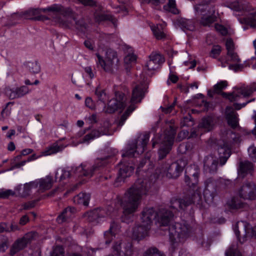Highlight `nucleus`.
Segmentation results:
<instances>
[{
  "instance_id": "1",
  "label": "nucleus",
  "mask_w": 256,
  "mask_h": 256,
  "mask_svg": "<svg viewBox=\"0 0 256 256\" xmlns=\"http://www.w3.org/2000/svg\"><path fill=\"white\" fill-rule=\"evenodd\" d=\"M183 169L184 166L178 162L170 164H162L156 169V174L150 176V180L146 178L137 180L126 192L122 198H117V202L123 209L124 216L122 218V221L128 223L130 220H132L134 214L137 211L142 197L148 194L152 185L155 182L159 176L176 178L180 176Z\"/></svg>"
},
{
  "instance_id": "2",
  "label": "nucleus",
  "mask_w": 256,
  "mask_h": 256,
  "mask_svg": "<svg viewBox=\"0 0 256 256\" xmlns=\"http://www.w3.org/2000/svg\"><path fill=\"white\" fill-rule=\"evenodd\" d=\"M149 134L140 135L138 139L129 144L127 150L122 154V160L119 164L120 170L118 174L119 181L124 180L130 176L134 170V167L126 164L128 158H132L136 154H140L144 152L149 141Z\"/></svg>"
},
{
  "instance_id": "3",
  "label": "nucleus",
  "mask_w": 256,
  "mask_h": 256,
  "mask_svg": "<svg viewBox=\"0 0 256 256\" xmlns=\"http://www.w3.org/2000/svg\"><path fill=\"white\" fill-rule=\"evenodd\" d=\"M197 20L200 26L210 27L217 21L213 0H198L194 6Z\"/></svg>"
},
{
  "instance_id": "4",
  "label": "nucleus",
  "mask_w": 256,
  "mask_h": 256,
  "mask_svg": "<svg viewBox=\"0 0 256 256\" xmlns=\"http://www.w3.org/2000/svg\"><path fill=\"white\" fill-rule=\"evenodd\" d=\"M176 128L172 126H170L160 134L156 135L152 140V147L154 148L156 144L161 143L164 146L158 150V159L164 158L170 152L174 144Z\"/></svg>"
},
{
  "instance_id": "5",
  "label": "nucleus",
  "mask_w": 256,
  "mask_h": 256,
  "mask_svg": "<svg viewBox=\"0 0 256 256\" xmlns=\"http://www.w3.org/2000/svg\"><path fill=\"white\" fill-rule=\"evenodd\" d=\"M225 132L226 136L224 135L222 136V140L224 142L223 146H220L218 149L221 166L226 164L230 156L232 144L233 142H237L238 140L236 133L231 130H227Z\"/></svg>"
},
{
  "instance_id": "6",
  "label": "nucleus",
  "mask_w": 256,
  "mask_h": 256,
  "mask_svg": "<svg viewBox=\"0 0 256 256\" xmlns=\"http://www.w3.org/2000/svg\"><path fill=\"white\" fill-rule=\"evenodd\" d=\"M192 232V228L184 221L176 222L169 227V235L174 242H182L188 238Z\"/></svg>"
},
{
  "instance_id": "7",
  "label": "nucleus",
  "mask_w": 256,
  "mask_h": 256,
  "mask_svg": "<svg viewBox=\"0 0 256 256\" xmlns=\"http://www.w3.org/2000/svg\"><path fill=\"white\" fill-rule=\"evenodd\" d=\"M144 88L143 85H137L132 90V96L130 100V104L118 122V126H122L130 114L135 110V104L140 102L144 96Z\"/></svg>"
},
{
  "instance_id": "8",
  "label": "nucleus",
  "mask_w": 256,
  "mask_h": 256,
  "mask_svg": "<svg viewBox=\"0 0 256 256\" xmlns=\"http://www.w3.org/2000/svg\"><path fill=\"white\" fill-rule=\"evenodd\" d=\"M96 56L98 58L97 64L106 72H112L114 68H116L119 62L117 53L112 49H108L106 52L105 58L98 54Z\"/></svg>"
},
{
  "instance_id": "9",
  "label": "nucleus",
  "mask_w": 256,
  "mask_h": 256,
  "mask_svg": "<svg viewBox=\"0 0 256 256\" xmlns=\"http://www.w3.org/2000/svg\"><path fill=\"white\" fill-rule=\"evenodd\" d=\"M256 92V82L250 84L246 86L241 87L236 92L230 93L223 92L222 96L230 102H235L242 98H248Z\"/></svg>"
},
{
  "instance_id": "10",
  "label": "nucleus",
  "mask_w": 256,
  "mask_h": 256,
  "mask_svg": "<svg viewBox=\"0 0 256 256\" xmlns=\"http://www.w3.org/2000/svg\"><path fill=\"white\" fill-rule=\"evenodd\" d=\"M108 164V158H97L94 164L92 166H87L86 164H82L76 168L74 172L78 176L91 177L94 172L102 168Z\"/></svg>"
},
{
  "instance_id": "11",
  "label": "nucleus",
  "mask_w": 256,
  "mask_h": 256,
  "mask_svg": "<svg viewBox=\"0 0 256 256\" xmlns=\"http://www.w3.org/2000/svg\"><path fill=\"white\" fill-rule=\"evenodd\" d=\"M37 236L34 232H30L25 234L22 238H18L12 244L10 250V254L13 256L18 252L26 248Z\"/></svg>"
},
{
  "instance_id": "12",
  "label": "nucleus",
  "mask_w": 256,
  "mask_h": 256,
  "mask_svg": "<svg viewBox=\"0 0 256 256\" xmlns=\"http://www.w3.org/2000/svg\"><path fill=\"white\" fill-rule=\"evenodd\" d=\"M200 198V195L198 192H194L191 196H186L183 198H174L170 200V207L176 210H184L192 204L199 202Z\"/></svg>"
},
{
  "instance_id": "13",
  "label": "nucleus",
  "mask_w": 256,
  "mask_h": 256,
  "mask_svg": "<svg viewBox=\"0 0 256 256\" xmlns=\"http://www.w3.org/2000/svg\"><path fill=\"white\" fill-rule=\"evenodd\" d=\"M42 12L56 20H59L60 16H71L72 12L69 8H64L61 4H53L42 9Z\"/></svg>"
},
{
  "instance_id": "14",
  "label": "nucleus",
  "mask_w": 256,
  "mask_h": 256,
  "mask_svg": "<svg viewBox=\"0 0 256 256\" xmlns=\"http://www.w3.org/2000/svg\"><path fill=\"white\" fill-rule=\"evenodd\" d=\"M238 195L244 200H256V184L252 181L244 182L238 190Z\"/></svg>"
},
{
  "instance_id": "15",
  "label": "nucleus",
  "mask_w": 256,
  "mask_h": 256,
  "mask_svg": "<svg viewBox=\"0 0 256 256\" xmlns=\"http://www.w3.org/2000/svg\"><path fill=\"white\" fill-rule=\"evenodd\" d=\"M110 214V213L106 212L105 210L96 208L85 213L84 214V217L88 222L92 223L93 225H95L100 223L102 218Z\"/></svg>"
},
{
  "instance_id": "16",
  "label": "nucleus",
  "mask_w": 256,
  "mask_h": 256,
  "mask_svg": "<svg viewBox=\"0 0 256 256\" xmlns=\"http://www.w3.org/2000/svg\"><path fill=\"white\" fill-rule=\"evenodd\" d=\"M110 124L108 122L104 121L102 126L98 129L93 130L90 133L86 134L83 138L82 142H89L91 140L98 138L102 135L109 134Z\"/></svg>"
},
{
  "instance_id": "17",
  "label": "nucleus",
  "mask_w": 256,
  "mask_h": 256,
  "mask_svg": "<svg viewBox=\"0 0 256 256\" xmlns=\"http://www.w3.org/2000/svg\"><path fill=\"white\" fill-rule=\"evenodd\" d=\"M149 58L150 60L146 63L144 68L148 70V74H152V72L156 70L164 62V58L160 54L152 53Z\"/></svg>"
},
{
  "instance_id": "18",
  "label": "nucleus",
  "mask_w": 256,
  "mask_h": 256,
  "mask_svg": "<svg viewBox=\"0 0 256 256\" xmlns=\"http://www.w3.org/2000/svg\"><path fill=\"white\" fill-rule=\"evenodd\" d=\"M199 172V168L195 165L186 168L184 180L188 186L192 187L198 183Z\"/></svg>"
},
{
  "instance_id": "19",
  "label": "nucleus",
  "mask_w": 256,
  "mask_h": 256,
  "mask_svg": "<svg viewBox=\"0 0 256 256\" xmlns=\"http://www.w3.org/2000/svg\"><path fill=\"white\" fill-rule=\"evenodd\" d=\"M254 171V164L248 160H240L238 166V174L240 178H244L246 175H252Z\"/></svg>"
},
{
  "instance_id": "20",
  "label": "nucleus",
  "mask_w": 256,
  "mask_h": 256,
  "mask_svg": "<svg viewBox=\"0 0 256 256\" xmlns=\"http://www.w3.org/2000/svg\"><path fill=\"white\" fill-rule=\"evenodd\" d=\"M238 222L234 228V232L237 237L238 240L241 243L244 242L248 238H256V226L249 228V226L246 224H244V230L245 234L242 238L240 237V231L238 229Z\"/></svg>"
},
{
  "instance_id": "21",
  "label": "nucleus",
  "mask_w": 256,
  "mask_h": 256,
  "mask_svg": "<svg viewBox=\"0 0 256 256\" xmlns=\"http://www.w3.org/2000/svg\"><path fill=\"white\" fill-rule=\"evenodd\" d=\"M218 122V118L214 116H208L204 117L198 124V128L204 132H208L215 128Z\"/></svg>"
},
{
  "instance_id": "22",
  "label": "nucleus",
  "mask_w": 256,
  "mask_h": 256,
  "mask_svg": "<svg viewBox=\"0 0 256 256\" xmlns=\"http://www.w3.org/2000/svg\"><path fill=\"white\" fill-rule=\"evenodd\" d=\"M218 160L212 156H208L204 160V170L206 173L214 174L218 170Z\"/></svg>"
},
{
  "instance_id": "23",
  "label": "nucleus",
  "mask_w": 256,
  "mask_h": 256,
  "mask_svg": "<svg viewBox=\"0 0 256 256\" xmlns=\"http://www.w3.org/2000/svg\"><path fill=\"white\" fill-rule=\"evenodd\" d=\"M30 90L26 86H22L15 88H9L6 90V94L10 99L14 100L23 97L28 94Z\"/></svg>"
},
{
  "instance_id": "24",
  "label": "nucleus",
  "mask_w": 256,
  "mask_h": 256,
  "mask_svg": "<svg viewBox=\"0 0 256 256\" xmlns=\"http://www.w3.org/2000/svg\"><path fill=\"white\" fill-rule=\"evenodd\" d=\"M174 216L172 212L167 209H160L157 212L156 219L160 225L166 226L172 220Z\"/></svg>"
},
{
  "instance_id": "25",
  "label": "nucleus",
  "mask_w": 256,
  "mask_h": 256,
  "mask_svg": "<svg viewBox=\"0 0 256 256\" xmlns=\"http://www.w3.org/2000/svg\"><path fill=\"white\" fill-rule=\"evenodd\" d=\"M157 212L152 208H145L142 212V223L150 227L152 220L156 218Z\"/></svg>"
},
{
  "instance_id": "26",
  "label": "nucleus",
  "mask_w": 256,
  "mask_h": 256,
  "mask_svg": "<svg viewBox=\"0 0 256 256\" xmlns=\"http://www.w3.org/2000/svg\"><path fill=\"white\" fill-rule=\"evenodd\" d=\"M34 182L36 184V188H38V192H43L50 189L54 183L52 177L49 176H46L44 178L36 180Z\"/></svg>"
},
{
  "instance_id": "27",
  "label": "nucleus",
  "mask_w": 256,
  "mask_h": 256,
  "mask_svg": "<svg viewBox=\"0 0 256 256\" xmlns=\"http://www.w3.org/2000/svg\"><path fill=\"white\" fill-rule=\"evenodd\" d=\"M150 227L142 223L133 229L132 236L134 238L140 240L148 236V230Z\"/></svg>"
},
{
  "instance_id": "28",
  "label": "nucleus",
  "mask_w": 256,
  "mask_h": 256,
  "mask_svg": "<svg viewBox=\"0 0 256 256\" xmlns=\"http://www.w3.org/2000/svg\"><path fill=\"white\" fill-rule=\"evenodd\" d=\"M226 118L228 123L232 128H236L238 125L237 114L233 110L232 108L227 106L226 108Z\"/></svg>"
},
{
  "instance_id": "29",
  "label": "nucleus",
  "mask_w": 256,
  "mask_h": 256,
  "mask_svg": "<svg viewBox=\"0 0 256 256\" xmlns=\"http://www.w3.org/2000/svg\"><path fill=\"white\" fill-rule=\"evenodd\" d=\"M175 24L183 30H188L192 31L195 28L194 22L192 20L179 18L176 20Z\"/></svg>"
},
{
  "instance_id": "30",
  "label": "nucleus",
  "mask_w": 256,
  "mask_h": 256,
  "mask_svg": "<svg viewBox=\"0 0 256 256\" xmlns=\"http://www.w3.org/2000/svg\"><path fill=\"white\" fill-rule=\"evenodd\" d=\"M126 107V105L122 104V102H118L116 100L112 98L110 100L108 104V106L105 112L108 114H112L114 112L118 109L124 108Z\"/></svg>"
},
{
  "instance_id": "31",
  "label": "nucleus",
  "mask_w": 256,
  "mask_h": 256,
  "mask_svg": "<svg viewBox=\"0 0 256 256\" xmlns=\"http://www.w3.org/2000/svg\"><path fill=\"white\" fill-rule=\"evenodd\" d=\"M36 184L34 181L26 183L24 185L22 192H20V189L22 186L17 187L16 190L19 191L18 194L22 197H26L29 196L32 192V189L36 188Z\"/></svg>"
},
{
  "instance_id": "32",
  "label": "nucleus",
  "mask_w": 256,
  "mask_h": 256,
  "mask_svg": "<svg viewBox=\"0 0 256 256\" xmlns=\"http://www.w3.org/2000/svg\"><path fill=\"white\" fill-rule=\"evenodd\" d=\"M90 198V194L80 192L74 198V202L78 204H82L87 206Z\"/></svg>"
},
{
  "instance_id": "33",
  "label": "nucleus",
  "mask_w": 256,
  "mask_h": 256,
  "mask_svg": "<svg viewBox=\"0 0 256 256\" xmlns=\"http://www.w3.org/2000/svg\"><path fill=\"white\" fill-rule=\"evenodd\" d=\"M43 8H32L29 10L27 12V14L30 16H32L30 18L32 20H48V18L44 16H42L41 14L42 12Z\"/></svg>"
},
{
  "instance_id": "34",
  "label": "nucleus",
  "mask_w": 256,
  "mask_h": 256,
  "mask_svg": "<svg viewBox=\"0 0 256 256\" xmlns=\"http://www.w3.org/2000/svg\"><path fill=\"white\" fill-rule=\"evenodd\" d=\"M256 12H251L246 16L241 18L240 19V22L242 24L250 26L251 28H256Z\"/></svg>"
},
{
  "instance_id": "35",
  "label": "nucleus",
  "mask_w": 256,
  "mask_h": 256,
  "mask_svg": "<svg viewBox=\"0 0 256 256\" xmlns=\"http://www.w3.org/2000/svg\"><path fill=\"white\" fill-rule=\"evenodd\" d=\"M76 211V209L72 207H68L65 208L57 218V221L58 223H62L68 218H70L73 213Z\"/></svg>"
},
{
  "instance_id": "36",
  "label": "nucleus",
  "mask_w": 256,
  "mask_h": 256,
  "mask_svg": "<svg viewBox=\"0 0 256 256\" xmlns=\"http://www.w3.org/2000/svg\"><path fill=\"white\" fill-rule=\"evenodd\" d=\"M153 34L157 40H162L166 37V34L163 30V26L162 24L150 26Z\"/></svg>"
},
{
  "instance_id": "37",
  "label": "nucleus",
  "mask_w": 256,
  "mask_h": 256,
  "mask_svg": "<svg viewBox=\"0 0 256 256\" xmlns=\"http://www.w3.org/2000/svg\"><path fill=\"white\" fill-rule=\"evenodd\" d=\"M226 204L228 208L232 210H236L243 208L244 204L238 198H232L231 200L228 201Z\"/></svg>"
},
{
  "instance_id": "38",
  "label": "nucleus",
  "mask_w": 256,
  "mask_h": 256,
  "mask_svg": "<svg viewBox=\"0 0 256 256\" xmlns=\"http://www.w3.org/2000/svg\"><path fill=\"white\" fill-rule=\"evenodd\" d=\"M128 248L124 252L121 250L120 243L116 242L113 246L114 250L116 252V254L118 256H126L130 255L132 254V250L130 249L131 244H128Z\"/></svg>"
},
{
  "instance_id": "39",
  "label": "nucleus",
  "mask_w": 256,
  "mask_h": 256,
  "mask_svg": "<svg viewBox=\"0 0 256 256\" xmlns=\"http://www.w3.org/2000/svg\"><path fill=\"white\" fill-rule=\"evenodd\" d=\"M218 195L216 190L205 188L204 191V196L207 202H212L214 198Z\"/></svg>"
},
{
  "instance_id": "40",
  "label": "nucleus",
  "mask_w": 256,
  "mask_h": 256,
  "mask_svg": "<svg viewBox=\"0 0 256 256\" xmlns=\"http://www.w3.org/2000/svg\"><path fill=\"white\" fill-rule=\"evenodd\" d=\"M64 146H58L57 144H54L48 147L44 152L43 154L45 156L50 155L52 154H56L58 152L62 150Z\"/></svg>"
},
{
  "instance_id": "41",
  "label": "nucleus",
  "mask_w": 256,
  "mask_h": 256,
  "mask_svg": "<svg viewBox=\"0 0 256 256\" xmlns=\"http://www.w3.org/2000/svg\"><path fill=\"white\" fill-rule=\"evenodd\" d=\"M26 66L29 70L34 74H38L40 70V66L38 61L28 62L26 63Z\"/></svg>"
},
{
  "instance_id": "42",
  "label": "nucleus",
  "mask_w": 256,
  "mask_h": 256,
  "mask_svg": "<svg viewBox=\"0 0 256 256\" xmlns=\"http://www.w3.org/2000/svg\"><path fill=\"white\" fill-rule=\"evenodd\" d=\"M225 254L226 256H242L238 249L237 244H232L226 252Z\"/></svg>"
},
{
  "instance_id": "43",
  "label": "nucleus",
  "mask_w": 256,
  "mask_h": 256,
  "mask_svg": "<svg viewBox=\"0 0 256 256\" xmlns=\"http://www.w3.org/2000/svg\"><path fill=\"white\" fill-rule=\"evenodd\" d=\"M164 8L174 14L178 13V10L176 8L175 0H169L168 4L164 6Z\"/></svg>"
},
{
  "instance_id": "44",
  "label": "nucleus",
  "mask_w": 256,
  "mask_h": 256,
  "mask_svg": "<svg viewBox=\"0 0 256 256\" xmlns=\"http://www.w3.org/2000/svg\"><path fill=\"white\" fill-rule=\"evenodd\" d=\"M75 21V27L76 30L82 32H84L86 30V24L84 19L82 18L78 20H76L74 18Z\"/></svg>"
},
{
  "instance_id": "45",
  "label": "nucleus",
  "mask_w": 256,
  "mask_h": 256,
  "mask_svg": "<svg viewBox=\"0 0 256 256\" xmlns=\"http://www.w3.org/2000/svg\"><path fill=\"white\" fill-rule=\"evenodd\" d=\"M144 256H166L165 254L160 252L156 248H148L144 254Z\"/></svg>"
},
{
  "instance_id": "46",
  "label": "nucleus",
  "mask_w": 256,
  "mask_h": 256,
  "mask_svg": "<svg viewBox=\"0 0 256 256\" xmlns=\"http://www.w3.org/2000/svg\"><path fill=\"white\" fill-rule=\"evenodd\" d=\"M60 173L61 175L60 177V180H65L67 178H70V174L69 170H66L64 168H59L58 170V171L56 173L55 178L56 179L58 178V173Z\"/></svg>"
},
{
  "instance_id": "47",
  "label": "nucleus",
  "mask_w": 256,
  "mask_h": 256,
  "mask_svg": "<svg viewBox=\"0 0 256 256\" xmlns=\"http://www.w3.org/2000/svg\"><path fill=\"white\" fill-rule=\"evenodd\" d=\"M180 124L182 126H192L194 124V122L192 116L190 114H188L187 116H184Z\"/></svg>"
},
{
  "instance_id": "48",
  "label": "nucleus",
  "mask_w": 256,
  "mask_h": 256,
  "mask_svg": "<svg viewBox=\"0 0 256 256\" xmlns=\"http://www.w3.org/2000/svg\"><path fill=\"white\" fill-rule=\"evenodd\" d=\"M51 256H64V250L62 246H56L54 249Z\"/></svg>"
},
{
  "instance_id": "49",
  "label": "nucleus",
  "mask_w": 256,
  "mask_h": 256,
  "mask_svg": "<svg viewBox=\"0 0 256 256\" xmlns=\"http://www.w3.org/2000/svg\"><path fill=\"white\" fill-rule=\"evenodd\" d=\"M95 94L98 98V100L102 102H104L107 98V96L106 92H104V90H100L98 88H97L96 90Z\"/></svg>"
},
{
  "instance_id": "50",
  "label": "nucleus",
  "mask_w": 256,
  "mask_h": 256,
  "mask_svg": "<svg viewBox=\"0 0 256 256\" xmlns=\"http://www.w3.org/2000/svg\"><path fill=\"white\" fill-rule=\"evenodd\" d=\"M205 188L216 190V182L214 178H210L205 181Z\"/></svg>"
},
{
  "instance_id": "51",
  "label": "nucleus",
  "mask_w": 256,
  "mask_h": 256,
  "mask_svg": "<svg viewBox=\"0 0 256 256\" xmlns=\"http://www.w3.org/2000/svg\"><path fill=\"white\" fill-rule=\"evenodd\" d=\"M15 192L11 190H0V198H8L10 196H14Z\"/></svg>"
},
{
  "instance_id": "52",
  "label": "nucleus",
  "mask_w": 256,
  "mask_h": 256,
  "mask_svg": "<svg viewBox=\"0 0 256 256\" xmlns=\"http://www.w3.org/2000/svg\"><path fill=\"white\" fill-rule=\"evenodd\" d=\"M221 48L218 45L214 46L210 54V56L212 58H217L220 54Z\"/></svg>"
},
{
  "instance_id": "53",
  "label": "nucleus",
  "mask_w": 256,
  "mask_h": 256,
  "mask_svg": "<svg viewBox=\"0 0 256 256\" xmlns=\"http://www.w3.org/2000/svg\"><path fill=\"white\" fill-rule=\"evenodd\" d=\"M228 86L226 81H220L214 86V91L216 93H219L220 91L226 88Z\"/></svg>"
},
{
  "instance_id": "54",
  "label": "nucleus",
  "mask_w": 256,
  "mask_h": 256,
  "mask_svg": "<svg viewBox=\"0 0 256 256\" xmlns=\"http://www.w3.org/2000/svg\"><path fill=\"white\" fill-rule=\"evenodd\" d=\"M105 238V243L106 244H109L112 241L116 238V235L113 234L110 230L106 232L104 234Z\"/></svg>"
},
{
  "instance_id": "55",
  "label": "nucleus",
  "mask_w": 256,
  "mask_h": 256,
  "mask_svg": "<svg viewBox=\"0 0 256 256\" xmlns=\"http://www.w3.org/2000/svg\"><path fill=\"white\" fill-rule=\"evenodd\" d=\"M96 20L98 21H104V20H110L114 24L116 22V20L114 18L110 15L107 14H101L98 16L96 18Z\"/></svg>"
},
{
  "instance_id": "56",
  "label": "nucleus",
  "mask_w": 256,
  "mask_h": 256,
  "mask_svg": "<svg viewBox=\"0 0 256 256\" xmlns=\"http://www.w3.org/2000/svg\"><path fill=\"white\" fill-rule=\"evenodd\" d=\"M136 60V55L132 54H127L124 59V62L126 64H130L134 63Z\"/></svg>"
},
{
  "instance_id": "57",
  "label": "nucleus",
  "mask_w": 256,
  "mask_h": 256,
  "mask_svg": "<svg viewBox=\"0 0 256 256\" xmlns=\"http://www.w3.org/2000/svg\"><path fill=\"white\" fill-rule=\"evenodd\" d=\"M249 156L253 162H256V147L254 146L248 148Z\"/></svg>"
},
{
  "instance_id": "58",
  "label": "nucleus",
  "mask_w": 256,
  "mask_h": 256,
  "mask_svg": "<svg viewBox=\"0 0 256 256\" xmlns=\"http://www.w3.org/2000/svg\"><path fill=\"white\" fill-rule=\"evenodd\" d=\"M191 148V146L190 144L182 143L181 144L178 148V150L182 154H185L187 151L189 150Z\"/></svg>"
},
{
  "instance_id": "59",
  "label": "nucleus",
  "mask_w": 256,
  "mask_h": 256,
  "mask_svg": "<svg viewBox=\"0 0 256 256\" xmlns=\"http://www.w3.org/2000/svg\"><path fill=\"white\" fill-rule=\"evenodd\" d=\"M214 28L222 36H226L228 34L227 29L222 25L216 24H214Z\"/></svg>"
},
{
  "instance_id": "60",
  "label": "nucleus",
  "mask_w": 256,
  "mask_h": 256,
  "mask_svg": "<svg viewBox=\"0 0 256 256\" xmlns=\"http://www.w3.org/2000/svg\"><path fill=\"white\" fill-rule=\"evenodd\" d=\"M120 230V226L119 224L116 222H112L110 226L109 230L113 234L116 235L118 233Z\"/></svg>"
},
{
  "instance_id": "61",
  "label": "nucleus",
  "mask_w": 256,
  "mask_h": 256,
  "mask_svg": "<svg viewBox=\"0 0 256 256\" xmlns=\"http://www.w3.org/2000/svg\"><path fill=\"white\" fill-rule=\"evenodd\" d=\"M115 100H117V102H122V104H124L126 106V98L124 94L120 92H116V98Z\"/></svg>"
},
{
  "instance_id": "62",
  "label": "nucleus",
  "mask_w": 256,
  "mask_h": 256,
  "mask_svg": "<svg viewBox=\"0 0 256 256\" xmlns=\"http://www.w3.org/2000/svg\"><path fill=\"white\" fill-rule=\"evenodd\" d=\"M38 200H34L24 203L22 205L23 210H27L31 209L35 206Z\"/></svg>"
},
{
  "instance_id": "63",
  "label": "nucleus",
  "mask_w": 256,
  "mask_h": 256,
  "mask_svg": "<svg viewBox=\"0 0 256 256\" xmlns=\"http://www.w3.org/2000/svg\"><path fill=\"white\" fill-rule=\"evenodd\" d=\"M255 100V98H253L250 99V100L246 101L245 102H244L242 104H238V103H234V107L235 110H240L242 108L244 107L248 104L254 102Z\"/></svg>"
},
{
  "instance_id": "64",
  "label": "nucleus",
  "mask_w": 256,
  "mask_h": 256,
  "mask_svg": "<svg viewBox=\"0 0 256 256\" xmlns=\"http://www.w3.org/2000/svg\"><path fill=\"white\" fill-rule=\"evenodd\" d=\"M226 46L228 51L227 54H231V52L234 51V43L232 39L226 40Z\"/></svg>"
}]
</instances>
